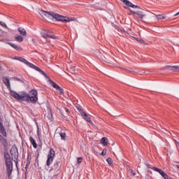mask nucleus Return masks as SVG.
<instances>
[{
    "instance_id": "nucleus-16",
    "label": "nucleus",
    "mask_w": 179,
    "mask_h": 179,
    "mask_svg": "<svg viewBox=\"0 0 179 179\" xmlns=\"http://www.w3.org/2000/svg\"><path fill=\"white\" fill-rule=\"evenodd\" d=\"M18 31L21 36H27V32L26 31V29L24 28L19 27Z\"/></svg>"
},
{
    "instance_id": "nucleus-3",
    "label": "nucleus",
    "mask_w": 179,
    "mask_h": 179,
    "mask_svg": "<svg viewBox=\"0 0 179 179\" xmlns=\"http://www.w3.org/2000/svg\"><path fill=\"white\" fill-rule=\"evenodd\" d=\"M4 161L6 166L7 176L10 177V176H12V171H13V162H12L10 155L8 152H4Z\"/></svg>"
},
{
    "instance_id": "nucleus-7",
    "label": "nucleus",
    "mask_w": 179,
    "mask_h": 179,
    "mask_svg": "<svg viewBox=\"0 0 179 179\" xmlns=\"http://www.w3.org/2000/svg\"><path fill=\"white\" fill-rule=\"evenodd\" d=\"M76 108L78 111L80 113L81 117H83V120L87 121V122H89L90 124H93V122H92V120L90 119V117H89L85 111H83V109L79 106H76Z\"/></svg>"
},
{
    "instance_id": "nucleus-34",
    "label": "nucleus",
    "mask_w": 179,
    "mask_h": 179,
    "mask_svg": "<svg viewBox=\"0 0 179 179\" xmlns=\"http://www.w3.org/2000/svg\"><path fill=\"white\" fill-rule=\"evenodd\" d=\"M139 43H141V44H145V41L143 40H139L138 41Z\"/></svg>"
},
{
    "instance_id": "nucleus-31",
    "label": "nucleus",
    "mask_w": 179,
    "mask_h": 179,
    "mask_svg": "<svg viewBox=\"0 0 179 179\" xmlns=\"http://www.w3.org/2000/svg\"><path fill=\"white\" fill-rule=\"evenodd\" d=\"M83 160V158H82V157H78V163H79V164L82 163Z\"/></svg>"
},
{
    "instance_id": "nucleus-11",
    "label": "nucleus",
    "mask_w": 179,
    "mask_h": 179,
    "mask_svg": "<svg viewBox=\"0 0 179 179\" xmlns=\"http://www.w3.org/2000/svg\"><path fill=\"white\" fill-rule=\"evenodd\" d=\"M0 134H1L3 136H6V131L5 130V127H3V124H2V119L0 117Z\"/></svg>"
},
{
    "instance_id": "nucleus-25",
    "label": "nucleus",
    "mask_w": 179,
    "mask_h": 179,
    "mask_svg": "<svg viewBox=\"0 0 179 179\" xmlns=\"http://www.w3.org/2000/svg\"><path fill=\"white\" fill-rule=\"evenodd\" d=\"M106 162H107V163H108L110 166H111V164H113V159H112L110 157L107 158V159H106Z\"/></svg>"
},
{
    "instance_id": "nucleus-15",
    "label": "nucleus",
    "mask_w": 179,
    "mask_h": 179,
    "mask_svg": "<svg viewBox=\"0 0 179 179\" xmlns=\"http://www.w3.org/2000/svg\"><path fill=\"white\" fill-rule=\"evenodd\" d=\"M9 45H10V47H13V48H14L15 50H16L17 51H22V47L13 43H8Z\"/></svg>"
},
{
    "instance_id": "nucleus-12",
    "label": "nucleus",
    "mask_w": 179,
    "mask_h": 179,
    "mask_svg": "<svg viewBox=\"0 0 179 179\" xmlns=\"http://www.w3.org/2000/svg\"><path fill=\"white\" fill-rule=\"evenodd\" d=\"M130 12H131V13H134V15H137V16H138L140 19H143L145 17V14L143 12L133 10H130Z\"/></svg>"
},
{
    "instance_id": "nucleus-37",
    "label": "nucleus",
    "mask_w": 179,
    "mask_h": 179,
    "mask_svg": "<svg viewBox=\"0 0 179 179\" xmlns=\"http://www.w3.org/2000/svg\"><path fill=\"white\" fill-rule=\"evenodd\" d=\"M22 58H23V57H18V60H17V61L21 62Z\"/></svg>"
},
{
    "instance_id": "nucleus-19",
    "label": "nucleus",
    "mask_w": 179,
    "mask_h": 179,
    "mask_svg": "<svg viewBox=\"0 0 179 179\" xmlns=\"http://www.w3.org/2000/svg\"><path fill=\"white\" fill-rule=\"evenodd\" d=\"M108 141H107V137H103L101 139V143L103 145V146H107L108 143H107Z\"/></svg>"
},
{
    "instance_id": "nucleus-24",
    "label": "nucleus",
    "mask_w": 179,
    "mask_h": 179,
    "mask_svg": "<svg viewBox=\"0 0 179 179\" xmlns=\"http://www.w3.org/2000/svg\"><path fill=\"white\" fill-rule=\"evenodd\" d=\"M37 135L39 139H41V131H40V128L37 126Z\"/></svg>"
},
{
    "instance_id": "nucleus-8",
    "label": "nucleus",
    "mask_w": 179,
    "mask_h": 179,
    "mask_svg": "<svg viewBox=\"0 0 179 179\" xmlns=\"http://www.w3.org/2000/svg\"><path fill=\"white\" fill-rule=\"evenodd\" d=\"M41 34L43 38H47L48 37L49 38H52L53 40H58V37H57L54 34H51V33L47 31H43L41 32Z\"/></svg>"
},
{
    "instance_id": "nucleus-1",
    "label": "nucleus",
    "mask_w": 179,
    "mask_h": 179,
    "mask_svg": "<svg viewBox=\"0 0 179 179\" xmlns=\"http://www.w3.org/2000/svg\"><path fill=\"white\" fill-rule=\"evenodd\" d=\"M30 94H27L26 92H22L20 94L15 91H10V95L12 97L18 100V101H30L32 104H36L38 101V93L36 90H31L30 91Z\"/></svg>"
},
{
    "instance_id": "nucleus-13",
    "label": "nucleus",
    "mask_w": 179,
    "mask_h": 179,
    "mask_svg": "<svg viewBox=\"0 0 179 179\" xmlns=\"http://www.w3.org/2000/svg\"><path fill=\"white\" fill-rule=\"evenodd\" d=\"M166 69H168L169 71H174V72H179L178 66H167Z\"/></svg>"
},
{
    "instance_id": "nucleus-22",
    "label": "nucleus",
    "mask_w": 179,
    "mask_h": 179,
    "mask_svg": "<svg viewBox=\"0 0 179 179\" xmlns=\"http://www.w3.org/2000/svg\"><path fill=\"white\" fill-rule=\"evenodd\" d=\"M59 135H60L62 139H63V141H65V138H66V133L60 131Z\"/></svg>"
},
{
    "instance_id": "nucleus-9",
    "label": "nucleus",
    "mask_w": 179,
    "mask_h": 179,
    "mask_svg": "<svg viewBox=\"0 0 179 179\" xmlns=\"http://www.w3.org/2000/svg\"><path fill=\"white\" fill-rule=\"evenodd\" d=\"M151 170H154V171H157V173H159L164 179L169 178V176L167 175V173H166L164 171H162V169L157 167L154 166L153 168H151Z\"/></svg>"
},
{
    "instance_id": "nucleus-29",
    "label": "nucleus",
    "mask_w": 179,
    "mask_h": 179,
    "mask_svg": "<svg viewBox=\"0 0 179 179\" xmlns=\"http://www.w3.org/2000/svg\"><path fill=\"white\" fill-rule=\"evenodd\" d=\"M31 157H30V155L28 154L27 157V162H31Z\"/></svg>"
},
{
    "instance_id": "nucleus-33",
    "label": "nucleus",
    "mask_w": 179,
    "mask_h": 179,
    "mask_svg": "<svg viewBox=\"0 0 179 179\" xmlns=\"http://www.w3.org/2000/svg\"><path fill=\"white\" fill-rule=\"evenodd\" d=\"M64 110L67 114H69V109H68V108H64Z\"/></svg>"
},
{
    "instance_id": "nucleus-14",
    "label": "nucleus",
    "mask_w": 179,
    "mask_h": 179,
    "mask_svg": "<svg viewBox=\"0 0 179 179\" xmlns=\"http://www.w3.org/2000/svg\"><path fill=\"white\" fill-rule=\"evenodd\" d=\"M3 82L8 89H10V81L9 80V78L6 77L3 78Z\"/></svg>"
},
{
    "instance_id": "nucleus-5",
    "label": "nucleus",
    "mask_w": 179,
    "mask_h": 179,
    "mask_svg": "<svg viewBox=\"0 0 179 179\" xmlns=\"http://www.w3.org/2000/svg\"><path fill=\"white\" fill-rule=\"evenodd\" d=\"M10 152L13 157V162L15 163V166H17V163H19L17 161L19 159V152L17 151V147H16V145H13Z\"/></svg>"
},
{
    "instance_id": "nucleus-35",
    "label": "nucleus",
    "mask_w": 179,
    "mask_h": 179,
    "mask_svg": "<svg viewBox=\"0 0 179 179\" xmlns=\"http://www.w3.org/2000/svg\"><path fill=\"white\" fill-rule=\"evenodd\" d=\"M148 169H153V167H150V164H146Z\"/></svg>"
},
{
    "instance_id": "nucleus-20",
    "label": "nucleus",
    "mask_w": 179,
    "mask_h": 179,
    "mask_svg": "<svg viewBox=\"0 0 179 179\" xmlns=\"http://www.w3.org/2000/svg\"><path fill=\"white\" fill-rule=\"evenodd\" d=\"M59 164H60L59 162H56L54 164L53 169L54 170H55V171H58V170H59Z\"/></svg>"
},
{
    "instance_id": "nucleus-17",
    "label": "nucleus",
    "mask_w": 179,
    "mask_h": 179,
    "mask_svg": "<svg viewBox=\"0 0 179 179\" xmlns=\"http://www.w3.org/2000/svg\"><path fill=\"white\" fill-rule=\"evenodd\" d=\"M49 82L51 86H52V87H54L55 89H57V90H58V88L59 87V85L55 83L52 80H51V78H49Z\"/></svg>"
},
{
    "instance_id": "nucleus-6",
    "label": "nucleus",
    "mask_w": 179,
    "mask_h": 179,
    "mask_svg": "<svg viewBox=\"0 0 179 179\" xmlns=\"http://www.w3.org/2000/svg\"><path fill=\"white\" fill-rule=\"evenodd\" d=\"M47 157L46 166L50 167V166H51V163H52L54 162V159H55V150H54V148H50Z\"/></svg>"
},
{
    "instance_id": "nucleus-27",
    "label": "nucleus",
    "mask_w": 179,
    "mask_h": 179,
    "mask_svg": "<svg viewBox=\"0 0 179 179\" xmlns=\"http://www.w3.org/2000/svg\"><path fill=\"white\" fill-rule=\"evenodd\" d=\"M57 90H59V94H64V89H62V87H59L57 88Z\"/></svg>"
},
{
    "instance_id": "nucleus-38",
    "label": "nucleus",
    "mask_w": 179,
    "mask_h": 179,
    "mask_svg": "<svg viewBox=\"0 0 179 179\" xmlns=\"http://www.w3.org/2000/svg\"><path fill=\"white\" fill-rule=\"evenodd\" d=\"M178 15H179V12L175 14V16H178Z\"/></svg>"
},
{
    "instance_id": "nucleus-10",
    "label": "nucleus",
    "mask_w": 179,
    "mask_h": 179,
    "mask_svg": "<svg viewBox=\"0 0 179 179\" xmlns=\"http://www.w3.org/2000/svg\"><path fill=\"white\" fill-rule=\"evenodd\" d=\"M124 5L128 6L129 8H133L134 9H140L139 6L136 5H134L131 1L128 0H120Z\"/></svg>"
},
{
    "instance_id": "nucleus-18",
    "label": "nucleus",
    "mask_w": 179,
    "mask_h": 179,
    "mask_svg": "<svg viewBox=\"0 0 179 179\" xmlns=\"http://www.w3.org/2000/svg\"><path fill=\"white\" fill-rule=\"evenodd\" d=\"M29 141L34 148H37V143H36V140H34V138H33V136L29 137Z\"/></svg>"
},
{
    "instance_id": "nucleus-4",
    "label": "nucleus",
    "mask_w": 179,
    "mask_h": 179,
    "mask_svg": "<svg viewBox=\"0 0 179 179\" xmlns=\"http://www.w3.org/2000/svg\"><path fill=\"white\" fill-rule=\"evenodd\" d=\"M20 62H23V64H25L26 65L29 66V68H31L32 69H35V71H37L38 72L41 73V75H43V76H45V78H46L47 79H50L48 76H47V74L43 70H41V69H40V68H38V66L29 62L26 59L22 57V59H21Z\"/></svg>"
},
{
    "instance_id": "nucleus-41",
    "label": "nucleus",
    "mask_w": 179,
    "mask_h": 179,
    "mask_svg": "<svg viewBox=\"0 0 179 179\" xmlns=\"http://www.w3.org/2000/svg\"><path fill=\"white\" fill-rule=\"evenodd\" d=\"M32 41H34V39H32Z\"/></svg>"
},
{
    "instance_id": "nucleus-28",
    "label": "nucleus",
    "mask_w": 179,
    "mask_h": 179,
    "mask_svg": "<svg viewBox=\"0 0 179 179\" xmlns=\"http://www.w3.org/2000/svg\"><path fill=\"white\" fill-rule=\"evenodd\" d=\"M106 154H107V150L103 149L101 152V156H106Z\"/></svg>"
},
{
    "instance_id": "nucleus-2",
    "label": "nucleus",
    "mask_w": 179,
    "mask_h": 179,
    "mask_svg": "<svg viewBox=\"0 0 179 179\" xmlns=\"http://www.w3.org/2000/svg\"><path fill=\"white\" fill-rule=\"evenodd\" d=\"M38 13L41 16H45V17H48V19H55L57 22H62L63 23H68L69 22L75 20V18H69L55 13L47 12L43 10H39Z\"/></svg>"
},
{
    "instance_id": "nucleus-42",
    "label": "nucleus",
    "mask_w": 179,
    "mask_h": 179,
    "mask_svg": "<svg viewBox=\"0 0 179 179\" xmlns=\"http://www.w3.org/2000/svg\"><path fill=\"white\" fill-rule=\"evenodd\" d=\"M0 71H1V66H0Z\"/></svg>"
},
{
    "instance_id": "nucleus-40",
    "label": "nucleus",
    "mask_w": 179,
    "mask_h": 179,
    "mask_svg": "<svg viewBox=\"0 0 179 179\" xmlns=\"http://www.w3.org/2000/svg\"><path fill=\"white\" fill-rule=\"evenodd\" d=\"M137 41H139V39L136 38Z\"/></svg>"
},
{
    "instance_id": "nucleus-21",
    "label": "nucleus",
    "mask_w": 179,
    "mask_h": 179,
    "mask_svg": "<svg viewBox=\"0 0 179 179\" xmlns=\"http://www.w3.org/2000/svg\"><path fill=\"white\" fill-rule=\"evenodd\" d=\"M15 41H18V43H22L24 40L23 36L20 35L15 36Z\"/></svg>"
},
{
    "instance_id": "nucleus-32",
    "label": "nucleus",
    "mask_w": 179,
    "mask_h": 179,
    "mask_svg": "<svg viewBox=\"0 0 179 179\" xmlns=\"http://www.w3.org/2000/svg\"><path fill=\"white\" fill-rule=\"evenodd\" d=\"M30 163H31V161H27L25 169H27V167H29V166H30Z\"/></svg>"
},
{
    "instance_id": "nucleus-30",
    "label": "nucleus",
    "mask_w": 179,
    "mask_h": 179,
    "mask_svg": "<svg viewBox=\"0 0 179 179\" xmlns=\"http://www.w3.org/2000/svg\"><path fill=\"white\" fill-rule=\"evenodd\" d=\"M130 172L134 177H135V176H136V173H135V171L133 169H130Z\"/></svg>"
},
{
    "instance_id": "nucleus-36",
    "label": "nucleus",
    "mask_w": 179,
    "mask_h": 179,
    "mask_svg": "<svg viewBox=\"0 0 179 179\" xmlns=\"http://www.w3.org/2000/svg\"><path fill=\"white\" fill-rule=\"evenodd\" d=\"M13 59H15V60H18L19 59V57H15L14 58H13Z\"/></svg>"
},
{
    "instance_id": "nucleus-23",
    "label": "nucleus",
    "mask_w": 179,
    "mask_h": 179,
    "mask_svg": "<svg viewBox=\"0 0 179 179\" xmlns=\"http://www.w3.org/2000/svg\"><path fill=\"white\" fill-rule=\"evenodd\" d=\"M156 17L158 20H162L163 19H166V16L163 15H156Z\"/></svg>"
},
{
    "instance_id": "nucleus-39",
    "label": "nucleus",
    "mask_w": 179,
    "mask_h": 179,
    "mask_svg": "<svg viewBox=\"0 0 179 179\" xmlns=\"http://www.w3.org/2000/svg\"><path fill=\"white\" fill-rule=\"evenodd\" d=\"M129 72H133L132 71H131V70H129Z\"/></svg>"
},
{
    "instance_id": "nucleus-26",
    "label": "nucleus",
    "mask_w": 179,
    "mask_h": 179,
    "mask_svg": "<svg viewBox=\"0 0 179 179\" xmlns=\"http://www.w3.org/2000/svg\"><path fill=\"white\" fill-rule=\"evenodd\" d=\"M0 24L2 26V27H5V29H8V26L6 25V23L4 22L0 21Z\"/></svg>"
}]
</instances>
